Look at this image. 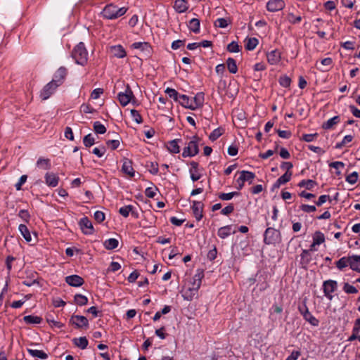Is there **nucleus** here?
Here are the masks:
<instances>
[{
    "instance_id": "f257e3e1",
    "label": "nucleus",
    "mask_w": 360,
    "mask_h": 360,
    "mask_svg": "<svg viewBox=\"0 0 360 360\" xmlns=\"http://www.w3.org/2000/svg\"><path fill=\"white\" fill-rule=\"evenodd\" d=\"M127 10V7L118 8L116 5L110 4L104 7L101 15L105 19L114 20L124 15Z\"/></svg>"
},
{
    "instance_id": "f03ea898",
    "label": "nucleus",
    "mask_w": 360,
    "mask_h": 360,
    "mask_svg": "<svg viewBox=\"0 0 360 360\" xmlns=\"http://www.w3.org/2000/svg\"><path fill=\"white\" fill-rule=\"evenodd\" d=\"M72 57L78 65H84L88 60V52L83 42H79L73 49Z\"/></svg>"
},
{
    "instance_id": "7ed1b4c3",
    "label": "nucleus",
    "mask_w": 360,
    "mask_h": 360,
    "mask_svg": "<svg viewBox=\"0 0 360 360\" xmlns=\"http://www.w3.org/2000/svg\"><path fill=\"white\" fill-rule=\"evenodd\" d=\"M264 242L267 245L276 244L281 241L279 231L274 228H267L264 234Z\"/></svg>"
},
{
    "instance_id": "20e7f679",
    "label": "nucleus",
    "mask_w": 360,
    "mask_h": 360,
    "mask_svg": "<svg viewBox=\"0 0 360 360\" xmlns=\"http://www.w3.org/2000/svg\"><path fill=\"white\" fill-rule=\"evenodd\" d=\"M239 176L236 180V187L238 190H241L244 186L245 182L252 184L255 177V174L249 171L243 170L238 172Z\"/></svg>"
},
{
    "instance_id": "39448f33",
    "label": "nucleus",
    "mask_w": 360,
    "mask_h": 360,
    "mask_svg": "<svg viewBox=\"0 0 360 360\" xmlns=\"http://www.w3.org/2000/svg\"><path fill=\"white\" fill-rule=\"evenodd\" d=\"M198 141V138L193 136V139L188 142V146L184 148L182 156L186 158L197 155L199 152Z\"/></svg>"
},
{
    "instance_id": "423d86ee",
    "label": "nucleus",
    "mask_w": 360,
    "mask_h": 360,
    "mask_svg": "<svg viewBox=\"0 0 360 360\" xmlns=\"http://www.w3.org/2000/svg\"><path fill=\"white\" fill-rule=\"evenodd\" d=\"M134 97V94L129 85L126 86L124 91L117 94V98L122 106L128 105Z\"/></svg>"
},
{
    "instance_id": "0eeeda50",
    "label": "nucleus",
    "mask_w": 360,
    "mask_h": 360,
    "mask_svg": "<svg viewBox=\"0 0 360 360\" xmlns=\"http://www.w3.org/2000/svg\"><path fill=\"white\" fill-rule=\"evenodd\" d=\"M58 86V84L51 81L48 83L41 91L40 97L42 100L48 99L55 91L56 88Z\"/></svg>"
},
{
    "instance_id": "6e6552de",
    "label": "nucleus",
    "mask_w": 360,
    "mask_h": 360,
    "mask_svg": "<svg viewBox=\"0 0 360 360\" xmlns=\"http://www.w3.org/2000/svg\"><path fill=\"white\" fill-rule=\"evenodd\" d=\"M194 288L186 285L182 290V297L184 300L190 301L197 295L199 290V283L194 285Z\"/></svg>"
},
{
    "instance_id": "1a4fd4ad",
    "label": "nucleus",
    "mask_w": 360,
    "mask_h": 360,
    "mask_svg": "<svg viewBox=\"0 0 360 360\" xmlns=\"http://www.w3.org/2000/svg\"><path fill=\"white\" fill-rule=\"evenodd\" d=\"M315 246V236H313V242L311 245V248L309 250H303L301 254V263L304 267H307V266L309 264V262L311 259V255L313 253L312 248Z\"/></svg>"
},
{
    "instance_id": "9d476101",
    "label": "nucleus",
    "mask_w": 360,
    "mask_h": 360,
    "mask_svg": "<svg viewBox=\"0 0 360 360\" xmlns=\"http://www.w3.org/2000/svg\"><path fill=\"white\" fill-rule=\"evenodd\" d=\"M70 323L75 328H81L86 327L89 324L87 319L84 316L73 315L70 319Z\"/></svg>"
},
{
    "instance_id": "9b49d317",
    "label": "nucleus",
    "mask_w": 360,
    "mask_h": 360,
    "mask_svg": "<svg viewBox=\"0 0 360 360\" xmlns=\"http://www.w3.org/2000/svg\"><path fill=\"white\" fill-rule=\"evenodd\" d=\"M285 6L283 0H269L266 4V9L269 12H276L283 10Z\"/></svg>"
},
{
    "instance_id": "f8f14e48",
    "label": "nucleus",
    "mask_w": 360,
    "mask_h": 360,
    "mask_svg": "<svg viewBox=\"0 0 360 360\" xmlns=\"http://www.w3.org/2000/svg\"><path fill=\"white\" fill-rule=\"evenodd\" d=\"M79 224L84 234L91 235L94 233L93 224L86 217L82 218Z\"/></svg>"
},
{
    "instance_id": "ddd939ff",
    "label": "nucleus",
    "mask_w": 360,
    "mask_h": 360,
    "mask_svg": "<svg viewBox=\"0 0 360 360\" xmlns=\"http://www.w3.org/2000/svg\"><path fill=\"white\" fill-rule=\"evenodd\" d=\"M266 58L270 65H278L281 60V53L278 49H274L267 53Z\"/></svg>"
},
{
    "instance_id": "4468645a",
    "label": "nucleus",
    "mask_w": 360,
    "mask_h": 360,
    "mask_svg": "<svg viewBox=\"0 0 360 360\" xmlns=\"http://www.w3.org/2000/svg\"><path fill=\"white\" fill-rule=\"evenodd\" d=\"M131 47L135 49H139L145 56H149L151 53V46L147 42H134L131 44Z\"/></svg>"
},
{
    "instance_id": "2eb2a0df",
    "label": "nucleus",
    "mask_w": 360,
    "mask_h": 360,
    "mask_svg": "<svg viewBox=\"0 0 360 360\" xmlns=\"http://www.w3.org/2000/svg\"><path fill=\"white\" fill-rule=\"evenodd\" d=\"M336 287L337 283L335 281H327L323 283V288L325 295L328 297L330 300L332 299L331 294L334 292Z\"/></svg>"
},
{
    "instance_id": "dca6fc26",
    "label": "nucleus",
    "mask_w": 360,
    "mask_h": 360,
    "mask_svg": "<svg viewBox=\"0 0 360 360\" xmlns=\"http://www.w3.org/2000/svg\"><path fill=\"white\" fill-rule=\"evenodd\" d=\"M65 281L68 285L73 287H79L84 283V279L78 275L66 276Z\"/></svg>"
},
{
    "instance_id": "f3484780",
    "label": "nucleus",
    "mask_w": 360,
    "mask_h": 360,
    "mask_svg": "<svg viewBox=\"0 0 360 360\" xmlns=\"http://www.w3.org/2000/svg\"><path fill=\"white\" fill-rule=\"evenodd\" d=\"M173 8L176 13H183L188 9L189 5L186 0H175Z\"/></svg>"
},
{
    "instance_id": "a211bd4d",
    "label": "nucleus",
    "mask_w": 360,
    "mask_h": 360,
    "mask_svg": "<svg viewBox=\"0 0 360 360\" xmlns=\"http://www.w3.org/2000/svg\"><path fill=\"white\" fill-rule=\"evenodd\" d=\"M236 231L234 229L232 225H227L219 229L217 234L218 236L222 239H224L229 236L231 234H234Z\"/></svg>"
},
{
    "instance_id": "6ab92c4d",
    "label": "nucleus",
    "mask_w": 360,
    "mask_h": 360,
    "mask_svg": "<svg viewBox=\"0 0 360 360\" xmlns=\"http://www.w3.org/2000/svg\"><path fill=\"white\" fill-rule=\"evenodd\" d=\"M66 75H67V69L64 67H60L56 72L52 81L54 82L55 83L58 84V86H59L63 83Z\"/></svg>"
},
{
    "instance_id": "aec40b11",
    "label": "nucleus",
    "mask_w": 360,
    "mask_h": 360,
    "mask_svg": "<svg viewBox=\"0 0 360 360\" xmlns=\"http://www.w3.org/2000/svg\"><path fill=\"white\" fill-rule=\"evenodd\" d=\"M202 208L203 205L201 202L193 201L192 205V210L194 217L198 221H200L202 217Z\"/></svg>"
},
{
    "instance_id": "412c9836",
    "label": "nucleus",
    "mask_w": 360,
    "mask_h": 360,
    "mask_svg": "<svg viewBox=\"0 0 360 360\" xmlns=\"http://www.w3.org/2000/svg\"><path fill=\"white\" fill-rule=\"evenodd\" d=\"M122 171L130 177H133L134 176V170L132 167V162L130 160L124 159L123 160Z\"/></svg>"
},
{
    "instance_id": "4be33fe9",
    "label": "nucleus",
    "mask_w": 360,
    "mask_h": 360,
    "mask_svg": "<svg viewBox=\"0 0 360 360\" xmlns=\"http://www.w3.org/2000/svg\"><path fill=\"white\" fill-rule=\"evenodd\" d=\"M292 176V172H286L284 174L280 176L273 185V189L278 188L282 184L288 182Z\"/></svg>"
},
{
    "instance_id": "5701e85b",
    "label": "nucleus",
    "mask_w": 360,
    "mask_h": 360,
    "mask_svg": "<svg viewBox=\"0 0 360 360\" xmlns=\"http://www.w3.org/2000/svg\"><path fill=\"white\" fill-rule=\"evenodd\" d=\"M59 178L53 173H46L45 174V182L49 186L56 187L58 184Z\"/></svg>"
},
{
    "instance_id": "b1692460",
    "label": "nucleus",
    "mask_w": 360,
    "mask_h": 360,
    "mask_svg": "<svg viewBox=\"0 0 360 360\" xmlns=\"http://www.w3.org/2000/svg\"><path fill=\"white\" fill-rule=\"evenodd\" d=\"M204 277L203 271L198 269L195 275L193 276L191 282L187 285L194 288L195 283H199V288H200L202 279Z\"/></svg>"
},
{
    "instance_id": "393cba45",
    "label": "nucleus",
    "mask_w": 360,
    "mask_h": 360,
    "mask_svg": "<svg viewBox=\"0 0 360 360\" xmlns=\"http://www.w3.org/2000/svg\"><path fill=\"white\" fill-rule=\"evenodd\" d=\"M111 52L112 55L117 58H123L127 55L124 49L121 45L111 46Z\"/></svg>"
},
{
    "instance_id": "a878e982",
    "label": "nucleus",
    "mask_w": 360,
    "mask_h": 360,
    "mask_svg": "<svg viewBox=\"0 0 360 360\" xmlns=\"http://www.w3.org/2000/svg\"><path fill=\"white\" fill-rule=\"evenodd\" d=\"M193 110H195L201 107L204 102V94L198 93L194 97H192Z\"/></svg>"
},
{
    "instance_id": "bb28decb",
    "label": "nucleus",
    "mask_w": 360,
    "mask_h": 360,
    "mask_svg": "<svg viewBox=\"0 0 360 360\" xmlns=\"http://www.w3.org/2000/svg\"><path fill=\"white\" fill-rule=\"evenodd\" d=\"M349 266L350 268L360 273V256L352 255L350 257Z\"/></svg>"
},
{
    "instance_id": "cd10ccee",
    "label": "nucleus",
    "mask_w": 360,
    "mask_h": 360,
    "mask_svg": "<svg viewBox=\"0 0 360 360\" xmlns=\"http://www.w3.org/2000/svg\"><path fill=\"white\" fill-rule=\"evenodd\" d=\"M179 103L184 108L193 110L192 98L185 94H181L179 97Z\"/></svg>"
},
{
    "instance_id": "c85d7f7f",
    "label": "nucleus",
    "mask_w": 360,
    "mask_h": 360,
    "mask_svg": "<svg viewBox=\"0 0 360 360\" xmlns=\"http://www.w3.org/2000/svg\"><path fill=\"white\" fill-rule=\"evenodd\" d=\"M303 308H306L305 304H303L299 307V310L300 313L303 315L304 319L308 321L311 324L315 325V319L313 316L309 313L308 309H305V311H303Z\"/></svg>"
},
{
    "instance_id": "c756f323",
    "label": "nucleus",
    "mask_w": 360,
    "mask_h": 360,
    "mask_svg": "<svg viewBox=\"0 0 360 360\" xmlns=\"http://www.w3.org/2000/svg\"><path fill=\"white\" fill-rule=\"evenodd\" d=\"M179 139H174L169 141L167 144V150L172 153H179L180 151L179 141Z\"/></svg>"
},
{
    "instance_id": "7c9ffc66",
    "label": "nucleus",
    "mask_w": 360,
    "mask_h": 360,
    "mask_svg": "<svg viewBox=\"0 0 360 360\" xmlns=\"http://www.w3.org/2000/svg\"><path fill=\"white\" fill-rule=\"evenodd\" d=\"M18 230L27 242L30 243L32 241V239L31 233L26 225L20 224L18 226Z\"/></svg>"
},
{
    "instance_id": "2f4dec72",
    "label": "nucleus",
    "mask_w": 360,
    "mask_h": 360,
    "mask_svg": "<svg viewBox=\"0 0 360 360\" xmlns=\"http://www.w3.org/2000/svg\"><path fill=\"white\" fill-rule=\"evenodd\" d=\"M191 168L190 169L191 179L193 181H196L200 178V175L197 173L198 164L195 162H192Z\"/></svg>"
},
{
    "instance_id": "473e14b6",
    "label": "nucleus",
    "mask_w": 360,
    "mask_h": 360,
    "mask_svg": "<svg viewBox=\"0 0 360 360\" xmlns=\"http://www.w3.org/2000/svg\"><path fill=\"white\" fill-rule=\"evenodd\" d=\"M27 352L32 356L41 359H46L48 357V355L42 350L27 349Z\"/></svg>"
},
{
    "instance_id": "72a5a7b5",
    "label": "nucleus",
    "mask_w": 360,
    "mask_h": 360,
    "mask_svg": "<svg viewBox=\"0 0 360 360\" xmlns=\"http://www.w3.org/2000/svg\"><path fill=\"white\" fill-rule=\"evenodd\" d=\"M200 20L197 18L191 19L188 22V28L191 31L194 33H198L200 32Z\"/></svg>"
},
{
    "instance_id": "f704fd0d",
    "label": "nucleus",
    "mask_w": 360,
    "mask_h": 360,
    "mask_svg": "<svg viewBox=\"0 0 360 360\" xmlns=\"http://www.w3.org/2000/svg\"><path fill=\"white\" fill-rule=\"evenodd\" d=\"M74 344L82 349H84L88 346V340L86 337H80L73 339Z\"/></svg>"
},
{
    "instance_id": "c9c22d12",
    "label": "nucleus",
    "mask_w": 360,
    "mask_h": 360,
    "mask_svg": "<svg viewBox=\"0 0 360 360\" xmlns=\"http://www.w3.org/2000/svg\"><path fill=\"white\" fill-rule=\"evenodd\" d=\"M119 242L115 238H109L104 241L103 245L107 250H113L118 246Z\"/></svg>"
},
{
    "instance_id": "e433bc0d",
    "label": "nucleus",
    "mask_w": 360,
    "mask_h": 360,
    "mask_svg": "<svg viewBox=\"0 0 360 360\" xmlns=\"http://www.w3.org/2000/svg\"><path fill=\"white\" fill-rule=\"evenodd\" d=\"M37 166L43 169H49L51 168L50 160L44 158H39L37 161Z\"/></svg>"
},
{
    "instance_id": "4c0bfd02",
    "label": "nucleus",
    "mask_w": 360,
    "mask_h": 360,
    "mask_svg": "<svg viewBox=\"0 0 360 360\" xmlns=\"http://www.w3.org/2000/svg\"><path fill=\"white\" fill-rule=\"evenodd\" d=\"M23 319L25 323L29 324H39L42 321L41 317L33 315L25 316Z\"/></svg>"
},
{
    "instance_id": "58836bf2",
    "label": "nucleus",
    "mask_w": 360,
    "mask_h": 360,
    "mask_svg": "<svg viewBox=\"0 0 360 360\" xmlns=\"http://www.w3.org/2000/svg\"><path fill=\"white\" fill-rule=\"evenodd\" d=\"M329 167L335 169V174L339 176L341 174V170L345 167V164L340 161L332 162L329 164Z\"/></svg>"
},
{
    "instance_id": "ea45409f",
    "label": "nucleus",
    "mask_w": 360,
    "mask_h": 360,
    "mask_svg": "<svg viewBox=\"0 0 360 360\" xmlns=\"http://www.w3.org/2000/svg\"><path fill=\"white\" fill-rule=\"evenodd\" d=\"M226 65H227V68L231 73L235 74L237 72L238 67L236 65V62L233 58H229L226 60Z\"/></svg>"
},
{
    "instance_id": "a19ab883",
    "label": "nucleus",
    "mask_w": 360,
    "mask_h": 360,
    "mask_svg": "<svg viewBox=\"0 0 360 360\" xmlns=\"http://www.w3.org/2000/svg\"><path fill=\"white\" fill-rule=\"evenodd\" d=\"M258 44V39L255 37L248 38L246 40L245 48L249 51L254 50Z\"/></svg>"
},
{
    "instance_id": "79ce46f5",
    "label": "nucleus",
    "mask_w": 360,
    "mask_h": 360,
    "mask_svg": "<svg viewBox=\"0 0 360 360\" xmlns=\"http://www.w3.org/2000/svg\"><path fill=\"white\" fill-rule=\"evenodd\" d=\"M340 120V118L338 116H335L328 120L323 123V128L325 129H331L335 124H336Z\"/></svg>"
},
{
    "instance_id": "37998d69",
    "label": "nucleus",
    "mask_w": 360,
    "mask_h": 360,
    "mask_svg": "<svg viewBox=\"0 0 360 360\" xmlns=\"http://www.w3.org/2000/svg\"><path fill=\"white\" fill-rule=\"evenodd\" d=\"M350 260V257H343L340 258L337 262H336V266L339 269H342L345 268L346 266H349Z\"/></svg>"
},
{
    "instance_id": "c03bdc74",
    "label": "nucleus",
    "mask_w": 360,
    "mask_h": 360,
    "mask_svg": "<svg viewBox=\"0 0 360 360\" xmlns=\"http://www.w3.org/2000/svg\"><path fill=\"white\" fill-rule=\"evenodd\" d=\"M133 209L134 207L131 205L124 206L120 208L119 213L124 217H127L130 212L134 214Z\"/></svg>"
},
{
    "instance_id": "a18cd8bd",
    "label": "nucleus",
    "mask_w": 360,
    "mask_h": 360,
    "mask_svg": "<svg viewBox=\"0 0 360 360\" xmlns=\"http://www.w3.org/2000/svg\"><path fill=\"white\" fill-rule=\"evenodd\" d=\"M94 129L96 133L99 134H103L106 131L105 127L103 124H101L100 122H98V121H96L94 123Z\"/></svg>"
},
{
    "instance_id": "49530a36",
    "label": "nucleus",
    "mask_w": 360,
    "mask_h": 360,
    "mask_svg": "<svg viewBox=\"0 0 360 360\" xmlns=\"http://www.w3.org/2000/svg\"><path fill=\"white\" fill-rule=\"evenodd\" d=\"M75 302H76L77 304L79 306H83L87 304L88 299L86 296L83 295L77 294L75 295Z\"/></svg>"
},
{
    "instance_id": "de8ad7c7",
    "label": "nucleus",
    "mask_w": 360,
    "mask_h": 360,
    "mask_svg": "<svg viewBox=\"0 0 360 360\" xmlns=\"http://www.w3.org/2000/svg\"><path fill=\"white\" fill-rule=\"evenodd\" d=\"M358 179V173L356 172H353L352 173L349 174L346 176L345 180L348 184L354 185L357 181Z\"/></svg>"
},
{
    "instance_id": "09e8293b",
    "label": "nucleus",
    "mask_w": 360,
    "mask_h": 360,
    "mask_svg": "<svg viewBox=\"0 0 360 360\" xmlns=\"http://www.w3.org/2000/svg\"><path fill=\"white\" fill-rule=\"evenodd\" d=\"M333 60L330 58H326L321 60V64L323 66L321 71H328L332 67Z\"/></svg>"
},
{
    "instance_id": "8fccbe9b",
    "label": "nucleus",
    "mask_w": 360,
    "mask_h": 360,
    "mask_svg": "<svg viewBox=\"0 0 360 360\" xmlns=\"http://www.w3.org/2000/svg\"><path fill=\"white\" fill-rule=\"evenodd\" d=\"M165 93L170 97L172 98L174 101L179 102V97L181 94H179L175 89L167 88L165 90Z\"/></svg>"
},
{
    "instance_id": "3c124183",
    "label": "nucleus",
    "mask_w": 360,
    "mask_h": 360,
    "mask_svg": "<svg viewBox=\"0 0 360 360\" xmlns=\"http://www.w3.org/2000/svg\"><path fill=\"white\" fill-rule=\"evenodd\" d=\"M352 139H353V136H352V135H346V136H344L343 139L342 140V141L340 143H338L336 144L335 148H340L346 146L349 143H350L352 141Z\"/></svg>"
},
{
    "instance_id": "603ef678",
    "label": "nucleus",
    "mask_w": 360,
    "mask_h": 360,
    "mask_svg": "<svg viewBox=\"0 0 360 360\" xmlns=\"http://www.w3.org/2000/svg\"><path fill=\"white\" fill-rule=\"evenodd\" d=\"M83 143L86 147H90L93 146L95 143L94 138L91 136V134L86 135L84 137Z\"/></svg>"
},
{
    "instance_id": "864d4df0",
    "label": "nucleus",
    "mask_w": 360,
    "mask_h": 360,
    "mask_svg": "<svg viewBox=\"0 0 360 360\" xmlns=\"http://www.w3.org/2000/svg\"><path fill=\"white\" fill-rule=\"evenodd\" d=\"M298 186L300 187H304L306 189L310 190L314 186V182L312 180H302L301 181Z\"/></svg>"
},
{
    "instance_id": "5fc2aeb1",
    "label": "nucleus",
    "mask_w": 360,
    "mask_h": 360,
    "mask_svg": "<svg viewBox=\"0 0 360 360\" xmlns=\"http://www.w3.org/2000/svg\"><path fill=\"white\" fill-rule=\"evenodd\" d=\"M216 27L221 28H225L229 25V20L226 18H217L214 22Z\"/></svg>"
},
{
    "instance_id": "6e6d98bb",
    "label": "nucleus",
    "mask_w": 360,
    "mask_h": 360,
    "mask_svg": "<svg viewBox=\"0 0 360 360\" xmlns=\"http://www.w3.org/2000/svg\"><path fill=\"white\" fill-rule=\"evenodd\" d=\"M287 19L289 21V22L292 24H296L299 23L301 21L302 18L300 15L296 16L293 13H290L287 15Z\"/></svg>"
},
{
    "instance_id": "4d7b16f0",
    "label": "nucleus",
    "mask_w": 360,
    "mask_h": 360,
    "mask_svg": "<svg viewBox=\"0 0 360 360\" xmlns=\"http://www.w3.org/2000/svg\"><path fill=\"white\" fill-rule=\"evenodd\" d=\"M221 129L220 128H217V129H215L214 130H213L212 131V133L210 134L209 136V139L214 141L215 140H217L221 134H222V131H221Z\"/></svg>"
},
{
    "instance_id": "13d9d810",
    "label": "nucleus",
    "mask_w": 360,
    "mask_h": 360,
    "mask_svg": "<svg viewBox=\"0 0 360 360\" xmlns=\"http://www.w3.org/2000/svg\"><path fill=\"white\" fill-rule=\"evenodd\" d=\"M343 290L348 294H355L358 292L357 289L354 286L347 283H345L343 286Z\"/></svg>"
},
{
    "instance_id": "bf43d9fd",
    "label": "nucleus",
    "mask_w": 360,
    "mask_h": 360,
    "mask_svg": "<svg viewBox=\"0 0 360 360\" xmlns=\"http://www.w3.org/2000/svg\"><path fill=\"white\" fill-rule=\"evenodd\" d=\"M227 50L231 53H238L239 52L240 49L237 42L232 41L228 44Z\"/></svg>"
},
{
    "instance_id": "052dcab7",
    "label": "nucleus",
    "mask_w": 360,
    "mask_h": 360,
    "mask_svg": "<svg viewBox=\"0 0 360 360\" xmlns=\"http://www.w3.org/2000/svg\"><path fill=\"white\" fill-rule=\"evenodd\" d=\"M148 171L152 174H157L158 173V164L157 162H150L148 165Z\"/></svg>"
},
{
    "instance_id": "680f3d73",
    "label": "nucleus",
    "mask_w": 360,
    "mask_h": 360,
    "mask_svg": "<svg viewBox=\"0 0 360 360\" xmlns=\"http://www.w3.org/2000/svg\"><path fill=\"white\" fill-rule=\"evenodd\" d=\"M131 115L134 122H136L138 124H141L143 120L141 115L139 112L136 110H131Z\"/></svg>"
},
{
    "instance_id": "e2e57ef3",
    "label": "nucleus",
    "mask_w": 360,
    "mask_h": 360,
    "mask_svg": "<svg viewBox=\"0 0 360 360\" xmlns=\"http://www.w3.org/2000/svg\"><path fill=\"white\" fill-rule=\"evenodd\" d=\"M92 153L98 158H101L105 153V148L104 147H96L93 149Z\"/></svg>"
},
{
    "instance_id": "0e129e2a",
    "label": "nucleus",
    "mask_w": 360,
    "mask_h": 360,
    "mask_svg": "<svg viewBox=\"0 0 360 360\" xmlns=\"http://www.w3.org/2000/svg\"><path fill=\"white\" fill-rule=\"evenodd\" d=\"M300 209L302 211H303L304 212H307V213H311V212H315V206H314V205L302 204L300 205Z\"/></svg>"
},
{
    "instance_id": "69168bd1",
    "label": "nucleus",
    "mask_w": 360,
    "mask_h": 360,
    "mask_svg": "<svg viewBox=\"0 0 360 360\" xmlns=\"http://www.w3.org/2000/svg\"><path fill=\"white\" fill-rule=\"evenodd\" d=\"M18 216L25 222H28L30 218L29 212L25 210H20Z\"/></svg>"
},
{
    "instance_id": "338daca9",
    "label": "nucleus",
    "mask_w": 360,
    "mask_h": 360,
    "mask_svg": "<svg viewBox=\"0 0 360 360\" xmlns=\"http://www.w3.org/2000/svg\"><path fill=\"white\" fill-rule=\"evenodd\" d=\"M290 79L287 76H283L279 79V83L283 87H288L290 85Z\"/></svg>"
},
{
    "instance_id": "774afa93",
    "label": "nucleus",
    "mask_w": 360,
    "mask_h": 360,
    "mask_svg": "<svg viewBox=\"0 0 360 360\" xmlns=\"http://www.w3.org/2000/svg\"><path fill=\"white\" fill-rule=\"evenodd\" d=\"M94 217L96 221L101 223L105 219V214L101 211H96L94 212Z\"/></svg>"
}]
</instances>
